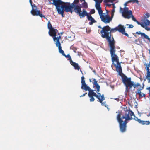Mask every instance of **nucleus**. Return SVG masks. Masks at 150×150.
<instances>
[{"label": "nucleus", "mask_w": 150, "mask_h": 150, "mask_svg": "<svg viewBox=\"0 0 150 150\" xmlns=\"http://www.w3.org/2000/svg\"><path fill=\"white\" fill-rule=\"evenodd\" d=\"M110 30V28L108 25L103 27L100 31L101 36L103 38H105L108 42L112 64L116 67L117 72L121 75L122 73V67L118 57L115 54V42L113 37H111Z\"/></svg>", "instance_id": "nucleus-1"}, {"label": "nucleus", "mask_w": 150, "mask_h": 150, "mask_svg": "<svg viewBox=\"0 0 150 150\" xmlns=\"http://www.w3.org/2000/svg\"><path fill=\"white\" fill-rule=\"evenodd\" d=\"M133 115H134V114L131 110L125 111L124 114H122L121 112H119L117 119L119 123L120 131L121 132L124 133L126 131L127 121L133 119L132 117Z\"/></svg>", "instance_id": "nucleus-2"}, {"label": "nucleus", "mask_w": 150, "mask_h": 150, "mask_svg": "<svg viewBox=\"0 0 150 150\" xmlns=\"http://www.w3.org/2000/svg\"><path fill=\"white\" fill-rule=\"evenodd\" d=\"M52 4L55 6L58 13L64 17V11L66 12H70L72 13L73 12V6L69 3H64L61 0H53Z\"/></svg>", "instance_id": "nucleus-3"}, {"label": "nucleus", "mask_w": 150, "mask_h": 150, "mask_svg": "<svg viewBox=\"0 0 150 150\" xmlns=\"http://www.w3.org/2000/svg\"><path fill=\"white\" fill-rule=\"evenodd\" d=\"M93 86L94 87H96V90H95L96 92L97 93V94L94 92V91L95 90H93L91 89V88L89 90H87L89 91L88 94V96L90 98V100L91 102H93L95 100V99L93 96H95L96 98L98 99H99V98L100 97L101 94L100 93H99L100 91V86L97 83V81L95 79H93Z\"/></svg>", "instance_id": "nucleus-4"}, {"label": "nucleus", "mask_w": 150, "mask_h": 150, "mask_svg": "<svg viewBox=\"0 0 150 150\" xmlns=\"http://www.w3.org/2000/svg\"><path fill=\"white\" fill-rule=\"evenodd\" d=\"M79 5L74 6L73 7V12L74 11L78 15L80 18H81L84 17L86 16V14L87 13L85 9L83 10L81 12V6L80 4H79Z\"/></svg>", "instance_id": "nucleus-5"}, {"label": "nucleus", "mask_w": 150, "mask_h": 150, "mask_svg": "<svg viewBox=\"0 0 150 150\" xmlns=\"http://www.w3.org/2000/svg\"><path fill=\"white\" fill-rule=\"evenodd\" d=\"M122 81L126 87V89L131 88L133 86V82L131 81L130 77L128 78L126 76L123 74L122 77Z\"/></svg>", "instance_id": "nucleus-6"}, {"label": "nucleus", "mask_w": 150, "mask_h": 150, "mask_svg": "<svg viewBox=\"0 0 150 150\" xmlns=\"http://www.w3.org/2000/svg\"><path fill=\"white\" fill-rule=\"evenodd\" d=\"M98 12L103 22L106 24L109 23L112 21V18L108 14L105 15V13H103L102 10H100V11H98Z\"/></svg>", "instance_id": "nucleus-7"}, {"label": "nucleus", "mask_w": 150, "mask_h": 150, "mask_svg": "<svg viewBox=\"0 0 150 150\" xmlns=\"http://www.w3.org/2000/svg\"><path fill=\"white\" fill-rule=\"evenodd\" d=\"M32 9L31 11V13L33 16H39L41 18L44 17V18L47 19L44 16L40 13V11L38 10V8L36 7L35 5L33 4L32 5Z\"/></svg>", "instance_id": "nucleus-8"}, {"label": "nucleus", "mask_w": 150, "mask_h": 150, "mask_svg": "<svg viewBox=\"0 0 150 150\" xmlns=\"http://www.w3.org/2000/svg\"><path fill=\"white\" fill-rule=\"evenodd\" d=\"M81 88L84 89L86 91L89 90L90 89L89 87L87 86V85L85 81V78L83 76L81 78Z\"/></svg>", "instance_id": "nucleus-9"}, {"label": "nucleus", "mask_w": 150, "mask_h": 150, "mask_svg": "<svg viewBox=\"0 0 150 150\" xmlns=\"http://www.w3.org/2000/svg\"><path fill=\"white\" fill-rule=\"evenodd\" d=\"M117 31L120 33H121L122 34L125 35V36L129 37V35L125 33V28L121 24H119L117 27Z\"/></svg>", "instance_id": "nucleus-10"}, {"label": "nucleus", "mask_w": 150, "mask_h": 150, "mask_svg": "<svg viewBox=\"0 0 150 150\" xmlns=\"http://www.w3.org/2000/svg\"><path fill=\"white\" fill-rule=\"evenodd\" d=\"M86 16H87L88 20L91 21L89 22V25H92L93 23L96 22V21L92 17L91 14L87 13L86 14Z\"/></svg>", "instance_id": "nucleus-11"}, {"label": "nucleus", "mask_w": 150, "mask_h": 150, "mask_svg": "<svg viewBox=\"0 0 150 150\" xmlns=\"http://www.w3.org/2000/svg\"><path fill=\"white\" fill-rule=\"evenodd\" d=\"M105 100L104 95V94L101 95L100 97H99L98 99L99 101L101 103V105L103 106H104L105 107H107V105L106 104L105 101L103 102V101Z\"/></svg>", "instance_id": "nucleus-12"}, {"label": "nucleus", "mask_w": 150, "mask_h": 150, "mask_svg": "<svg viewBox=\"0 0 150 150\" xmlns=\"http://www.w3.org/2000/svg\"><path fill=\"white\" fill-rule=\"evenodd\" d=\"M132 12L130 10L128 12H126L125 13H122L123 16L125 18L129 19L131 17V15H132Z\"/></svg>", "instance_id": "nucleus-13"}, {"label": "nucleus", "mask_w": 150, "mask_h": 150, "mask_svg": "<svg viewBox=\"0 0 150 150\" xmlns=\"http://www.w3.org/2000/svg\"><path fill=\"white\" fill-rule=\"evenodd\" d=\"M103 0H97L96 3L95 4V7L96 9L98 11H100L102 10L101 7L100 6V3L102 2Z\"/></svg>", "instance_id": "nucleus-14"}, {"label": "nucleus", "mask_w": 150, "mask_h": 150, "mask_svg": "<svg viewBox=\"0 0 150 150\" xmlns=\"http://www.w3.org/2000/svg\"><path fill=\"white\" fill-rule=\"evenodd\" d=\"M136 34L138 35H141L142 38H144L147 39L150 42V38H149V36L144 33L141 32L139 31V32H136Z\"/></svg>", "instance_id": "nucleus-15"}, {"label": "nucleus", "mask_w": 150, "mask_h": 150, "mask_svg": "<svg viewBox=\"0 0 150 150\" xmlns=\"http://www.w3.org/2000/svg\"><path fill=\"white\" fill-rule=\"evenodd\" d=\"M57 29H55L54 28L49 30V35L51 36L54 37L56 36L57 31Z\"/></svg>", "instance_id": "nucleus-16"}, {"label": "nucleus", "mask_w": 150, "mask_h": 150, "mask_svg": "<svg viewBox=\"0 0 150 150\" xmlns=\"http://www.w3.org/2000/svg\"><path fill=\"white\" fill-rule=\"evenodd\" d=\"M61 39V36L59 35V37H56V36L53 37L54 41L56 42V45L57 47V45H59V44H61L59 40Z\"/></svg>", "instance_id": "nucleus-17"}, {"label": "nucleus", "mask_w": 150, "mask_h": 150, "mask_svg": "<svg viewBox=\"0 0 150 150\" xmlns=\"http://www.w3.org/2000/svg\"><path fill=\"white\" fill-rule=\"evenodd\" d=\"M73 66L75 70H79L80 69V67L78 63H76L73 61L70 63Z\"/></svg>", "instance_id": "nucleus-18"}, {"label": "nucleus", "mask_w": 150, "mask_h": 150, "mask_svg": "<svg viewBox=\"0 0 150 150\" xmlns=\"http://www.w3.org/2000/svg\"><path fill=\"white\" fill-rule=\"evenodd\" d=\"M57 47H58L59 52L61 53L63 56L64 55L65 53L64 51L62 49V47L61 46V44H59V45H57Z\"/></svg>", "instance_id": "nucleus-19"}, {"label": "nucleus", "mask_w": 150, "mask_h": 150, "mask_svg": "<svg viewBox=\"0 0 150 150\" xmlns=\"http://www.w3.org/2000/svg\"><path fill=\"white\" fill-rule=\"evenodd\" d=\"M149 64H146V69L147 70V77H150V69H149Z\"/></svg>", "instance_id": "nucleus-20"}, {"label": "nucleus", "mask_w": 150, "mask_h": 150, "mask_svg": "<svg viewBox=\"0 0 150 150\" xmlns=\"http://www.w3.org/2000/svg\"><path fill=\"white\" fill-rule=\"evenodd\" d=\"M143 87H140V88H139L137 90V93H138L140 97H143L142 96L141 90H142L143 89Z\"/></svg>", "instance_id": "nucleus-21"}, {"label": "nucleus", "mask_w": 150, "mask_h": 150, "mask_svg": "<svg viewBox=\"0 0 150 150\" xmlns=\"http://www.w3.org/2000/svg\"><path fill=\"white\" fill-rule=\"evenodd\" d=\"M79 1V0H74L73 2L71 4V5L73 6H76L79 5L78 4Z\"/></svg>", "instance_id": "nucleus-22"}, {"label": "nucleus", "mask_w": 150, "mask_h": 150, "mask_svg": "<svg viewBox=\"0 0 150 150\" xmlns=\"http://www.w3.org/2000/svg\"><path fill=\"white\" fill-rule=\"evenodd\" d=\"M140 123L142 125H148L150 124V122L149 121H144L141 120Z\"/></svg>", "instance_id": "nucleus-23"}, {"label": "nucleus", "mask_w": 150, "mask_h": 150, "mask_svg": "<svg viewBox=\"0 0 150 150\" xmlns=\"http://www.w3.org/2000/svg\"><path fill=\"white\" fill-rule=\"evenodd\" d=\"M63 56H65L66 58H68V60H69L70 63H71V62L73 61L72 60L71 58V56L69 54H68L67 55H66L65 54V55Z\"/></svg>", "instance_id": "nucleus-24"}, {"label": "nucleus", "mask_w": 150, "mask_h": 150, "mask_svg": "<svg viewBox=\"0 0 150 150\" xmlns=\"http://www.w3.org/2000/svg\"><path fill=\"white\" fill-rule=\"evenodd\" d=\"M140 25L142 27L145 28L146 29L148 30H150V28L149 27H146L145 26V25H144L143 23H140Z\"/></svg>", "instance_id": "nucleus-25"}, {"label": "nucleus", "mask_w": 150, "mask_h": 150, "mask_svg": "<svg viewBox=\"0 0 150 150\" xmlns=\"http://www.w3.org/2000/svg\"><path fill=\"white\" fill-rule=\"evenodd\" d=\"M48 28L49 30H51V29L54 28L52 27V25L50 21H49L47 25Z\"/></svg>", "instance_id": "nucleus-26"}, {"label": "nucleus", "mask_w": 150, "mask_h": 150, "mask_svg": "<svg viewBox=\"0 0 150 150\" xmlns=\"http://www.w3.org/2000/svg\"><path fill=\"white\" fill-rule=\"evenodd\" d=\"M133 86L134 88H136L137 87H138L139 86H140V87H142L141 85L139 83H137L136 84H134V82H133Z\"/></svg>", "instance_id": "nucleus-27"}, {"label": "nucleus", "mask_w": 150, "mask_h": 150, "mask_svg": "<svg viewBox=\"0 0 150 150\" xmlns=\"http://www.w3.org/2000/svg\"><path fill=\"white\" fill-rule=\"evenodd\" d=\"M116 0H104L103 2L105 3H107L108 2H111L113 3L114 1H115Z\"/></svg>", "instance_id": "nucleus-28"}, {"label": "nucleus", "mask_w": 150, "mask_h": 150, "mask_svg": "<svg viewBox=\"0 0 150 150\" xmlns=\"http://www.w3.org/2000/svg\"><path fill=\"white\" fill-rule=\"evenodd\" d=\"M144 23L146 26H147L150 24V21L146 19L144 21Z\"/></svg>", "instance_id": "nucleus-29"}, {"label": "nucleus", "mask_w": 150, "mask_h": 150, "mask_svg": "<svg viewBox=\"0 0 150 150\" xmlns=\"http://www.w3.org/2000/svg\"><path fill=\"white\" fill-rule=\"evenodd\" d=\"M144 23L146 26H147L150 24V21L146 19L144 21Z\"/></svg>", "instance_id": "nucleus-30"}, {"label": "nucleus", "mask_w": 150, "mask_h": 150, "mask_svg": "<svg viewBox=\"0 0 150 150\" xmlns=\"http://www.w3.org/2000/svg\"><path fill=\"white\" fill-rule=\"evenodd\" d=\"M110 31H111V33L115 32L117 31V27H116L115 28H112L111 29H110Z\"/></svg>", "instance_id": "nucleus-31"}, {"label": "nucleus", "mask_w": 150, "mask_h": 150, "mask_svg": "<svg viewBox=\"0 0 150 150\" xmlns=\"http://www.w3.org/2000/svg\"><path fill=\"white\" fill-rule=\"evenodd\" d=\"M129 8L128 7H125L124 8L123 11L122 12V13H125L126 12H128L129 11Z\"/></svg>", "instance_id": "nucleus-32"}, {"label": "nucleus", "mask_w": 150, "mask_h": 150, "mask_svg": "<svg viewBox=\"0 0 150 150\" xmlns=\"http://www.w3.org/2000/svg\"><path fill=\"white\" fill-rule=\"evenodd\" d=\"M133 116H134V119L135 120L137 121L139 123H140L141 120L140 119H139L137 117H135L134 115H133Z\"/></svg>", "instance_id": "nucleus-33"}, {"label": "nucleus", "mask_w": 150, "mask_h": 150, "mask_svg": "<svg viewBox=\"0 0 150 150\" xmlns=\"http://www.w3.org/2000/svg\"><path fill=\"white\" fill-rule=\"evenodd\" d=\"M82 5L83 7L85 8H88V5L87 3L84 1V2L82 3Z\"/></svg>", "instance_id": "nucleus-34"}, {"label": "nucleus", "mask_w": 150, "mask_h": 150, "mask_svg": "<svg viewBox=\"0 0 150 150\" xmlns=\"http://www.w3.org/2000/svg\"><path fill=\"white\" fill-rule=\"evenodd\" d=\"M95 11L94 9H92L90 11V13L91 14H93L95 13Z\"/></svg>", "instance_id": "nucleus-35"}, {"label": "nucleus", "mask_w": 150, "mask_h": 150, "mask_svg": "<svg viewBox=\"0 0 150 150\" xmlns=\"http://www.w3.org/2000/svg\"><path fill=\"white\" fill-rule=\"evenodd\" d=\"M131 17H132V20L134 21H137L136 18L134 17V16L132 14V15H131Z\"/></svg>", "instance_id": "nucleus-36"}, {"label": "nucleus", "mask_w": 150, "mask_h": 150, "mask_svg": "<svg viewBox=\"0 0 150 150\" xmlns=\"http://www.w3.org/2000/svg\"><path fill=\"white\" fill-rule=\"evenodd\" d=\"M139 1L138 0H133V3H136L137 4H138Z\"/></svg>", "instance_id": "nucleus-37"}, {"label": "nucleus", "mask_w": 150, "mask_h": 150, "mask_svg": "<svg viewBox=\"0 0 150 150\" xmlns=\"http://www.w3.org/2000/svg\"><path fill=\"white\" fill-rule=\"evenodd\" d=\"M146 77L147 78V79L148 81V82L150 83V77H147V75H146Z\"/></svg>", "instance_id": "nucleus-38"}, {"label": "nucleus", "mask_w": 150, "mask_h": 150, "mask_svg": "<svg viewBox=\"0 0 150 150\" xmlns=\"http://www.w3.org/2000/svg\"><path fill=\"white\" fill-rule=\"evenodd\" d=\"M129 25L128 28H132L134 27V26L132 24L129 25Z\"/></svg>", "instance_id": "nucleus-39"}, {"label": "nucleus", "mask_w": 150, "mask_h": 150, "mask_svg": "<svg viewBox=\"0 0 150 150\" xmlns=\"http://www.w3.org/2000/svg\"><path fill=\"white\" fill-rule=\"evenodd\" d=\"M112 5V4H106V6H108L109 7H111V6Z\"/></svg>", "instance_id": "nucleus-40"}, {"label": "nucleus", "mask_w": 150, "mask_h": 150, "mask_svg": "<svg viewBox=\"0 0 150 150\" xmlns=\"http://www.w3.org/2000/svg\"><path fill=\"white\" fill-rule=\"evenodd\" d=\"M145 15L146 16V17L145 18H149V14L148 13H146V14H145Z\"/></svg>", "instance_id": "nucleus-41"}, {"label": "nucleus", "mask_w": 150, "mask_h": 150, "mask_svg": "<svg viewBox=\"0 0 150 150\" xmlns=\"http://www.w3.org/2000/svg\"><path fill=\"white\" fill-rule=\"evenodd\" d=\"M112 5L113 6V9H115V4L114 3H112Z\"/></svg>", "instance_id": "nucleus-42"}, {"label": "nucleus", "mask_w": 150, "mask_h": 150, "mask_svg": "<svg viewBox=\"0 0 150 150\" xmlns=\"http://www.w3.org/2000/svg\"><path fill=\"white\" fill-rule=\"evenodd\" d=\"M114 15V13H112L111 12V16L110 17V18H112H112H113V17Z\"/></svg>", "instance_id": "nucleus-43"}, {"label": "nucleus", "mask_w": 150, "mask_h": 150, "mask_svg": "<svg viewBox=\"0 0 150 150\" xmlns=\"http://www.w3.org/2000/svg\"><path fill=\"white\" fill-rule=\"evenodd\" d=\"M87 93H85L83 94V95H81V96H80V97H82L84 96L85 95H86V94Z\"/></svg>", "instance_id": "nucleus-44"}, {"label": "nucleus", "mask_w": 150, "mask_h": 150, "mask_svg": "<svg viewBox=\"0 0 150 150\" xmlns=\"http://www.w3.org/2000/svg\"><path fill=\"white\" fill-rule=\"evenodd\" d=\"M135 22H136L139 25L141 23L137 21H137H135Z\"/></svg>", "instance_id": "nucleus-45"}, {"label": "nucleus", "mask_w": 150, "mask_h": 150, "mask_svg": "<svg viewBox=\"0 0 150 150\" xmlns=\"http://www.w3.org/2000/svg\"><path fill=\"white\" fill-rule=\"evenodd\" d=\"M128 3V2H126L125 4H124V5L125 6V7H126L127 5V4Z\"/></svg>", "instance_id": "nucleus-46"}, {"label": "nucleus", "mask_w": 150, "mask_h": 150, "mask_svg": "<svg viewBox=\"0 0 150 150\" xmlns=\"http://www.w3.org/2000/svg\"><path fill=\"white\" fill-rule=\"evenodd\" d=\"M128 3H131V2H132L133 3V0H130L129 1H128Z\"/></svg>", "instance_id": "nucleus-47"}, {"label": "nucleus", "mask_w": 150, "mask_h": 150, "mask_svg": "<svg viewBox=\"0 0 150 150\" xmlns=\"http://www.w3.org/2000/svg\"><path fill=\"white\" fill-rule=\"evenodd\" d=\"M115 12V9H113L112 11V13H114Z\"/></svg>", "instance_id": "nucleus-48"}, {"label": "nucleus", "mask_w": 150, "mask_h": 150, "mask_svg": "<svg viewBox=\"0 0 150 150\" xmlns=\"http://www.w3.org/2000/svg\"><path fill=\"white\" fill-rule=\"evenodd\" d=\"M147 89L149 90V92H150V87L149 88H147Z\"/></svg>", "instance_id": "nucleus-49"}, {"label": "nucleus", "mask_w": 150, "mask_h": 150, "mask_svg": "<svg viewBox=\"0 0 150 150\" xmlns=\"http://www.w3.org/2000/svg\"><path fill=\"white\" fill-rule=\"evenodd\" d=\"M30 3H31V6H32V5H33V4H32V1H31V0H30Z\"/></svg>", "instance_id": "nucleus-50"}, {"label": "nucleus", "mask_w": 150, "mask_h": 150, "mask_svg": "<svg viewBox=\"0 0 150 150\" xmlns=\"http://www.w3.org/2000/svg\"><path fill=\"white\" fill-rule=\"evenodd\" d=\"M76 48H74V52H76L75 51H76Z\"/></svg>", "instance_id": "nucleus-51"}, {"label": "nucleus", "mask_w": 150, "mask_h": 150, "mask_svg": "<svg viewBox=\"0 0 150 150\" xmlns=\"http://www.w3.org/2000/svg\"><path fill=\"white\" fill-rule=\"evenodd\" d=\"M98 27L99 28H101V29H102V28H102L100 26H98Z\"/></svg>", "instance_id": "nucleus-52"}, {"label": "nucleus", "mask_w": 150, "mask_h": 150, "mask_svg": "<svg viewBox=\"0 0 150 150\" xmlns=\"http://www.w3.org/2000/svg\"><path fill=\"white\" fill-rule=\"evenodd\" d=\"M89 81L90 82H91L92 81H91V79H89Z\"/></svg>", "instance_id": "nucleus-53"}, {"label": "nucleus", "mask_w": 150, "mask_h": 150, "mask_svg": "<svg viewBox=\"0 0 150 150\" xmlns=\"http://www.w3.org/2000/svg\"><path fill=\"white\" fill-rule=\"evenodd\" d=\"M144 97H145V94H143V96Z\"/></svg>", "instance_id": "nucleus-54"}, {"label": "nucleus", "mask_w": 150, "mask_h": 150, "mask_svg": "<svg viewBox=\"0 0 150 150\" xmlns=\"http://www.w3.org/2000/svg\"><path fill=\"white\" fill-rule=\"evenodd\" d=\"M80 71H81V73H82V74H83V72H82V71L80 70Z\"/></svg>", "instance_id": "nucleus-55"}, {"label": "nucleus", "mask_w": 150, "mask_h": 150, "mask_svg": "<svg viewBox=\"0 0 150 150\" xmlns=\"http://www.w3.org/2000/svg\"><path fill=\"white\" fill-rule=\"evenodd\" d=\"M83 1H85V0H81V1L82 2Z\"/></svg>", "instance_id": "nucleus-56"}, {"label": "nucleus", "mask_w": 150, "mask_h": 150, "mask_svg": "<svg viewBox=\"0 0 150 150\" xmlns=\"http://www.w3.org/2000/svg\"><path fill=\"white\" fill-rule=\"evenodd\" d=\"M120 9L121 10H122V8L121 7H120Z\"/></svg>", "instance_id": "nucleus-57"}, {"label": "nucleus", "mask_w": 150, "mask_h": 150, "mask_svg": "<svg viewBox=\"0 0 150 150\" xmlns=\"http://www.w3.org/2000/svg\"><path fill=\"white\" fill-rule=\"evenodd\" d=\"M138 87V88H140V86H139Z\"/></svg>", "instance_id": "nucleus-58"}]
</instances>
